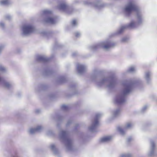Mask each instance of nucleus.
Wrapping results in <instances>:
<instances>
[{
	"mask_svg": "<svg viewBox=\"0 0 157 157\" xmlns=\"http://www.w3.org/2000/svg\"><path fill=\"white\" fill-rule=\"evenodd\" d=\"M77 21L75 20H74L72 21V24L73 26H75L77 24Z\"/></svg>",
	"mask_w": 157,
	"mask_h": 157,
	"instance_id": "bb28decb",
	"label": "nucleus"
},
{
	"mask_svg": "<svg viewBox=\"0 0 157 157\" xmlns=\"http://www.w3.org/2000/svg\"><path fill=\"white\" fill-rule=\"evenodd\" d=\"M36 112H37V113H38L39 112V110H36Z\"/></svg>",
	"mask_w": 157,
	"mask_h": 157,
	"instance_id": "e433bc0d",
	"label": "nucleus"
},
{
	"mask_svg": "<svg viewBox=\"0 0 157 157\" xmlns=\"http://www.w3.org/2000/svg\"><path fill=\"white\" fill-rule=\"evenodd\" d=\"M6 68L0 65V71L2 72L5 71H6Z\"/></svg>",
	"mask_w": 157,
	"mask_h": 157,
	"instance_id": "a878e982",
	"label": "nucleus"
},
{
	"mask_svg": "<svg viewBox=\"0 0 157 157\" xmlns=\"http://www.w3.org/2000/svg\"><path fill=\"white\" fill-rule=\"evenodd\" d=\"M156 148L155 141L151 140L150 141L149 150L148 153V156L152 157L156 155Z\"/></svg>",
	"mask_w": 157,
	"mask_h": 157,
	"instance_id": "1a4fd4ad",
	"label": "nucleus"
},
{
	"mask_svg": "<svg viewBox=\"0 0 157 157\" xmlns=\"http://www.w3.org/2000/svg\"><path fill=\"white\" fill-rule=\"evenodd\" d=\"M4 24L2 22L0 23V27L3 28L4 27Z\"/></svg>",
	"mask_w": 157,
	"mask_h": 157,
	"instance_id": "c85d7f7f",
	"label": "nucleus"
},
{
	"mask_svg": "<svg viewBox=\"0 0 157 157\" xmlns=\"http://www.w3.org/2000/svg\"><path fill=\"white\" fill-rule=\"evenodd\" d=\"M57 81L59 84H63L66 82L67 79H58V80Z\"/></svg>",
	"mask_w": 157,
	"mask_h": 157,
	"instance_id": "5701e85b",
	"label": "nucleus"
},
{
	"mask_svg": "<svg viewBox=\"0 0 157 157\" xmlns=\"http://www.w3.org/2000/svg\"><path fill=\"white\" fill-rule=\"evenodd\" d=\"M59 137L60 140L64 143L67 150L69 151H74L73 141L70 138L68 132L61 130L59 133Z\"/></svg>",
	"mask_w": 157,
	"mask_h": 157,
	"instance_id": "7ed1b4c3",
	"label": "nucleus"
},
{
	"mask_svg": "<svg viewBox=\"0 0 157 157\" xmlns=\"http://www.w3.org/2000/svg\"><path fill=\"white\" fill-rule=\"evenodd\" d=\"M61 108L63 110L67 111L68 109V107L67 105H62Z\"/></svg>",
	"mask_w": 157,
	"mask_h": 157,
	"instance_id": "b1692460",
	"label": "nucleus"
},
{
	"mask_svg": "<svg viewBox=\"0 0 157 157\" xmlns=\"http://www.w3.org/2000/svg\"><path fill=\"white\" fill-rule=\"evenodd\" d=\"M58 9L62 11H67L68 9V6L64 2L60 3L58 6Z\"/></svg>",
	"mask_w": 157,
	"mask_h": 157,
	"instance_id": "ddd939ff",
	"label": "nucleus"
},
{
	"mask_svg": "<svg viewBox=\"0 0 157 157\" xmlns=\"http://www.w3.org/2000/svg\"><path fill=\"white\" fill-rule=\"evenodd\" d=\"M77 70L79 73H82L86 71L87 69V66L85 65L78 63L77 66Z\"/></svg>",
	"mask_w": 157,
	"mask_h": 157,
	"instance_id": "f8f14e48",
	"label": "nucleus"
},
{
	"mask_svg": "<svg viewBox=\"0 0 157 157\" xmlns=\"http://www.w3.org/2000/svg\"><path fill=\"white\" fill-rule=\"evenodd\" d=\"M133 126V124L131 122H128L126 124V126L124 129H123L121 127H119L117 129L120 133L122 135H124L125 133V130L127 128H130Z\"/></svg>",
	"mask_w": 157,
	"mask_h": 157,
	"instance_id": "9d476101",
	"label": "nucleus"
},
{
	"mask_svg": "<svg viewBox=\"0 0 157 157\" xmlns=\"http://www.w3.org/2000/svg\"><path fill=\"white\" fill-rule=\"evenodd\" d=\"M132 155L129 153H123L120 156V157H132Z\"/></svg>",
	"mask_w": 157,
	"mask_h": 157,
	"instance_id": "6ab92c4d",
	"label": "nucleus"
},
{
	"mask_svg": "<svg viewBox=\"0 0 157 157\" xmlns=\"http://www.w3.org/2000/svg\"><path fill=\"white\" fill-rule=\"evenodd\" d=\"M96 84L99 86H106L109 89L113 87L116 84L114 79H94Z\"/></svg>",
	"mask_w": 157,
	"mask_h": 157,
	"instance_id": "20e7f679",
	"label": "nucleus"
},
{
	"mask_svg": "<svg viewBox=\"0 0 157 157\" xmlns=\"http://www.w3.org/2000/svg\"><path fill=\"white\" fill-rule=\"evenodd\" d=\"M112 137L110 136H106L101 138L100 141L101 143H107L109 142L111 140Z\"/></svg>",
	"mask_w": 157,
	"mask_h": 157,
	"instance_id": "dca6fc26",
	"label": "nucleus"
},
{
	"mask_svg": "<svg viewBox=\"0 0 157 157\" xmlns=\"http://www.w3.org/2000/svg\"><path fill=\"white\" fill-rule=\"evenodd\" d=\"M37 59L40 61H44L46 60V58L41 56H37Z\"/></svg>",
	"mask_w": 157,
	"mask_h": 157,
	"instance_id": "4be33fe9",
	"label": "nucleus"
},
{
	"mask_svg": "<svg viewBox=\"0 0 157 157\" xmlns=\"http://www.w3.org/2000/svg\"><path fill=\"white\" fill-rule=\"evenodd\" d=\"M6 19L9 20L11 18V17L10 15H7L6 16Z\"/></svg>",
	"mask_w": 157,
	"mask_h": 157,
	"instance_id": "473e14b6",
	"label": "nucleus"
},
{
	"mask_svg": "<svg viewBox=\"0 0 157 157\" xmlns=\"http://www.w3.org/2000/svg\"><path fill=\"white\" fill-rule=\"evenodd\" d=\"M52 11L46 9L44 10L42 12V16L45 17L44 21L47 23L54 24L56 21V18L51 17Z\"/></svg>",
	"mask_w": 157,
	"mask_h": 157,
	"instance_id": "0eeeda50",
	"label": "nucleus"
},
{
	"mask_svg": "<svg viewBox=\"0 0 157 157\" xmlns=\"http://www.w3.org/2000/svg\"><path fill=\"white\" fill-rule=\"evenodd\" d=\"M51 149L53 152L54 154L57 155L58 154V151L56 148L54 144H52L50 146Z\"/></svg>",
	"mask_w": 157,
	"mask_h": 157,
	"instance_id": "a211bd4d",
	"label": "nucleus"
},
{
	"mask_svg": "<svg viewBox=\"0 0 157 157\" xmlns=\"http://www.w3.org/2000/svg\"><path fill=\"white\" fill-rule=\"evenodd\" d=\"M9 3V0H2L0 1V5H7Z\"/></svg>",
	"mask_w": 157,
	"mask_h": 157,
	"instance_id": "aec40b11",
	"label": "nucleus"
},
{
	"mask_svg": "<svg viewBox=\"0 0 157 157\" xmlns=\"http://www.w3.org/2000/svg\"><path fill=\"white\" fill-rule=\"evenodd\" d=\"M3 48V47L2 46H0V53L2 50Z\"/></svg>",
	"mask_w": 157,
	"mask_h": 157,
	"instance_id": "72a5a7b5",
	"label": "nucleus"
},
{
	"mask_svg": "<svg viewBox=\"0 0 157 157\" xmlns=\"http://www.w3.org/2000/svg\"><path fill=\"white\" fill-rule=\"evenodd\" d=\"M150 81H151V79H147L146 81L147 83H149V82H150Z\"/></svg>",
	"mask_w": 157,
	"mask_h": 157,
	"instance_id": "f704fd0d",
	"label": "nucleus"
},
{
	"mask_svg": "<svg viewBox=\"0 0 157 157\" xmlns=\"http://www.w3.org/2000/svg\"><path fill=\"white\" fill-rule=\"evenodd\" d=\"M152 74L149 71H147L145 73V77L147 78H149L152 77Z\"/></svg>",
	"mask_w": 157,
	"mask_h": 157,
	"instance_id": "412c9836",
	"label": "nucleus"
},
{
	"mask_svg": "<svg viewBox=\"0 0 157 157\" xmlns=\"http://www.w3.org/2000/svg\"><path fill=\"white\" fill-rule=\"evenodd\" d=\"M137 83L132 82L130 80H127L124 81L122 85L124 87V90L121 94H118L116 97L115 101L117 104H120L124 103L126 101V96L131 92Z\"/></svg>",
	"mask_w": 157,
	"mask_h": 157,
	"instance_id": "f03ea898",
	"label": "nucleus"
},
{
	"mask_svg": "<svg viewBox=\"0 0 157 157\" xmlns=\"http://www.w3.org/2000/svg\"><path fill=\"white\" fill-rule=\"evenodd\" d=\"M22 34L25 35H27L33 33L34 31V27L30 24H25L21 27Z\"/></svg>",
	"mask_w": 157,
	"mask_h": 157,
	"instance_id": "6e6552de",
	"label": "nucleus"
},
{
	"mask_svg": "<svg viewBox=\"0 0 157 157\" xmlns=\"http://www.w3.org/2000/svg\"><path fill=\"white\" fill-rule=\"evenodd\" d=\"M132 140V138L131 137H129L128 138L127 140L128 142H129L130 141H131Z\"/></svg>",
	"mask_w": 157,
	"mask_h": 157,
	"instance_id": "2f4dec72",
	"label": "nucleus"
},
{
	"mask_svg": "<svg viewBox=\"0 0 157 157\" xmlns=\"http://www.w3.org/2000/svg\"><path fill=\"white\" fill-rule=\"evenodd\" d=\"M137 70L136 67L135 65H132L129 67L126 71V73H134Z\"/></svg>",
	"mask_w": 157,
	"mask_h": 157,
	"instance_id": "2eb2a0df",
	"label": "nucleus"
},
{
	"mask_svg": "<svg viewBox=\"0 0 157 157\" xmlns=\"http://www.w3.org/2000/svg\"><path fill=\"white\" fill-rule=\"evenodd\" d=\"M51 132V131H49V132H48V135H49V134H50L49 132Z\"/></svg>",
	"mask_w": 157,
	"mask_h": 157,
	"instance_id": "4c0bfd02",
	"label": "nucleus"
},
{
	"mask_svg": "<svg viewBox=\"0 0 157 157\" xmlns=\"http://www.w3.org/2000/svg\"><path fill=\"white\" fill-rule=\"evenodd\" d=\"M71 123V120L68 121L66 124V126H68Z\"/></svg>",
	"mask_w": 157,
	"mask_h": 157,
	"instance_id": "c756f323",
	"label": "nucleus"
},
{
	"mask_svg": "<svg viewBox=\"0 0 157 157\" xmlns=\"http://www.w3.org/2000/svg\"><path fill=\"white\" fill-rule=\"evenodd\" d=\"M62 118V117H59V119H58V121H61V118Z\"/></svg>",
	"mask_w": 157,
	"mask_h": 157,
	"instance_id": "c9c22d12",
	"label": "nucleus"
},
{
	"mask_svg": "<svg viewBox=\"0 0 157 157\" xmlns=\"http://www.w3.org/2000/svg\"><path fill=\"white\" fill-rule=\"evenodd\" d=\"M147 108V106H144L143 108L142 109V111L143 112L144 111L146 110Z\"/></svg>",
	"mask_w": 157,
	"mask_h": 157,
	"instance_id": "cd10ccee",
	"label": "nucleus"
},
{
	"mask_svg": "<svg viewBox=\"0 0 157 157\" xmlns=\"http://www.w3.org/2000/svg\"><path fill=\"white\" fill-rule=\"evenodd\" d=\"M133 10H135L137 12V21L132 20L128 24L121 26L118 31L119 33H121L127 28L135 29L143 22V19L141 14L138 12V8L133 2H130L128 4L124 9L125 13L128 16Z\"/></svg>",
	"mask_w": 157,
	"mask_h": 157,
	"instance_id": "f257e3e1",
	"label": "nucleus"
},
{
	"mask_svg": "<svg viewBox=\"0 0 157 157\" xmlns=\"http://www.w3.org/2000/svg\"><path fill=\"white\" fill-rule=\"evenodd\" d=\"M75 36H76L78 37L80 35V33L78 32H77L75 33Z\"/></svg>",
	"mask_w": 157,
	"mask_h": 157,
	"instance_id": "7c9ffc66",
	"label": "nucleus"
},
{
	"mask_svg": "<svg viewBox=\"0 0 157 157\" xmlns=\"http://www.w3.org/2000/svg\"><path fill=\"white\" fill-rule=\"evenodd\" d=\"M0 84L7 88H9L11 86V84L5 81L4 79H0Z\"/></svg>",
	"mask_w": 157,
	"mask_h": 157,
	"instance_id": "4468645a",
	"label": "nucleus"
},
{
	"mask_svg": "<svg viewBox=\"0 0 157 157\" xmlns=\"http://www.w3.org/2000/svg\"><path fill=\"white\" fill-rule=\"evenodd\" d=\"M43 129V127L41 126H38L36 128H31L29 130V132L30 134H33L37 132H40Z\"/></svg>",
	"mask_w": 157,
	"mask_h": 157,
	"instance_id": "9b49d317",
	"label": "nucleus"
},
{
	"mask_svg": "<svg viewBox=\"0 0 157 157\" xmlns=\"http://www.w3.org/2000/svg\"><path fill=\"white\" fill-rule=\"evenodd\" d=\"M115 45V44L113 42L110 41H105L93 45L91 47V49L94 50L99 48H101L106 50H107L113 47Z\"/></svg>",
	"mask_w": 157,
	"mask_h": 157,
	"instance_id": "39448f33",
	"label": "nucleus"
},
{
	"mask_svg": "<svg viewBox=\"0 0 157 157\" xmlns=\"http://www.w3.org/2000/svg\"><path fill=\"white\" fill-rule=\"evenodd\" d=\"M121 113V110L119 108L114 110L112 113V116L113 117H116L119 116Z\"/></svg>",
	"mask_w": 157,
	"mask_h": 157,
	"instance_id": "f3484780",
	"label": "nucleus"
},
{
	"mask_svg": "<svg viewBox=\"0 0 157 157\" xmlns=\"http://www.w3.org/2000/svg\"><path fill=\"white\" fill-rule=\"evenodd\" d=\"M13 157H18V156H14Z\"/></svg>",
	"mask_w": 157,
	"mask_h": 157,
	"instance_id": "58836bf2",
	"label": "nucleus"
},
{
	"mask_svg": "<svg viewBox=\"0 0 157 157\" xmlns=\"http://www.w3.org/2000/svg\"><path fill=\"white\" fill-rule=\"evenodd\" d=\"M94 6L95 7L98 8H100V7L102 6V5L101 3L99 2H98L97 4H94Z\"/></svg>",
	"mask_w": 157,
	"mask_h": 157,
	"instance_id": "393cba45",
	"label": "nucleus"
},
{
	"mask_svg": "<svg viewBox=\"0 0 157 157\" xmlns=\"http://www.w3.org/2000/svg\"><path fill=\"white\" fill-rule=\"evenodd\" d=\"M102 114L100 113L96 114L93 120H92L90 125L88 129L90 132H94L97 131V127L99 125V119Z\"/></svg>",
	"mask_w": 157,
	"mask_h": 157,
	"instance_id": "423d86ee",
	"label": "nucleus"
}]
</instances>
